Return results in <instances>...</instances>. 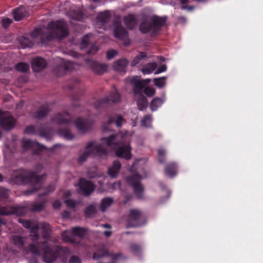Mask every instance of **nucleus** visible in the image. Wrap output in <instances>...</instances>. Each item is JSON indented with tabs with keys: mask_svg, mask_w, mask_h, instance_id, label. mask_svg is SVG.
Instances as JSON below:
<instances>
[{
	"mask_svg": "<svg viewBox=\"0 0 263 263\" xmlns=\"http://www.w3.org/2000/svg\"><path fill=\"white\" fill-rule=\"evenodd\" d=\"M132 134L127 132L121 133L114 136L103 138L101 143L91 142L86 146L85 150L80 154L79 161L83 162L89 157H103L108 154L110 149H115L116 155L126 160L132 158V148L129 141Z\"/></svg>",
	"mask_w": 263,
	"mask_h": 263,
	"instance_id": "f257e3e1",
	"label": "nucleus"
},
{
	"mask_svg": "<svg viewBox=\"0 0 263 263\" xmlns=\"http://www.w3.org/2000/svg\"><path fill=\"white\" fill-rule=\"evenodd\" d=\"M18 221L22 223L26 228H31V236L33 242L29 245V251L33 254L42 256L43 259L46 263L52 262L58 257V253L53 251V249L49 247L50 244L49 242L40 243L36 241L38 237L36 232L40 228L42 232L45 233V236L48 234L50 230L48 223H43L37 226L31 223L30 221L24 219H19Z\"/></svg>",
	"mask_w": 263,
	"mask_h": 263,
	"instance_id": "f03ea898",
	"label": "nucleus"
},
{
	"mask_svg": "<svg viewBox=\"0 0 263 263\" xmlns=\"http://www.w3.org/2000/svg\"><path fill=\"white\" fill-rule=\"evenodd\" d=\"M146 162V160L144 159L136 160L129 171L131 172L136 171V173H134L126 179L127 182L133 187L135 193L139 197L141 196L143 191V187L140 183V180L146 177L145 167Z\"/></svg>",
	"mask_w": 263,
	"mask_h": 263,
	"instance_id": "7ed1b4c3",
	"label": "nucleus"
},
{
	"mask_svg": "<svg viewBox=\"0 0 263 263\" xmlns=\"http://www.w3.org/2000/svg\"><path fill=\"white\" fill-rule=\"evenodd\" d=\"M43 176L31 174L23 170H19L13 173L11 178L12 183L21 184L29 182L34 188V191L39 189L41 185Z\"/></svg>",
	"mask_w": 263,
	"mask_h": 263,
	"instance_id": "20e7f679",
	"label": "nucleus"
},
{
	"mask_svg": "<svg viewBox=\"0 0 263 263\" xmlns=\"http://www.w3.org/2000/svg\"><path fill=\"white\" fill-rule=\"evenodd\" d=\"M150 79L141 80L139 77H134L131 79V83L134 85L135 99L140 110H143L147 106V100L143 94L144 85L149 83Z\"/></svg>",
	"mask_w": 263,
	"mask_h": 263,
	"instance_id": "39448f33",
	"label": "nucleus"
},
{
	"mask_svg": "<svg viewBox=\"0 0 263 263\" xmlns=\"http://www.w3.org/2000/svg\"><path fill=\"white\" fill-rule=\"evenodd\" d=\"M48 33L49 34H42L41 41L43 43L46 44L47 41L56 37L61 39L65 37L68 34L67 27L63 21L56 22H51L48 25Z\"/></svg>",
	"mask_w": 263,
	"mask_h": 263,
	"instance_id": "423d86ee",
	"label": "nucleus"
},
{
	"mask_svg": "<svg viewBox=\"0 0 263 263\" xmlns=\"http://www.w3.org/2000/svg\"><path fill=\"white\" fill-rule=\"evenodd\" d=\"M165 19L157 16L147 17L145 21L142 22L140 25V30L144 33L151 32L155 33L158 28L164 24Z\"/></svg>",
	"mask_w": 263,
	"mask_h": 263,
	"instance_id": "0eeeda50",
	"label": "nucleus"
},
{
	"mask_svg": "<svg viewBox=\"0 0 263 263\" xmlns=\"http://www.w3.org/2000/svg\"><path fill=\"white\" fill-rule=\"evenodd\" d=\"M86 234V230L79 227H75L72 228V232L65 231L62 234V237L63 241L65 242H73L72 236H78L82 237Z\"/></svg>",
	"mask_w": 263,
	"mask_h": 263,
	"instance_id": "6e6552de",
	"label": "nucleus"
},
{
	"mask_svg": "<svg viewBox=\"0 0 263 263\" xmlns=\"http://www.w3.org/2000/svg\"><path fill=\"white\" fill-rule=\"evenodd\" d=\"M15 120L8 112H3L0 109V125L4 129H10L14 127Z\"/></svg>",
	"mask_w": 263,
	"mask_h": 263,
	"instance_id": "1a4fd4ad",
	"label": "nucleus"
},
{
	"mask_svg": "<svg viewBox=\"0 0 263 263\" xmlns=\"http://www.w3.org/2000/svg\"><path fill=\"white\" fill-rule=\"evenodd\" d=\"M79 185V192L85 195L90 194L94 190V185L90 181L84 179H80Z\"/></svg>",
	"mask_w": 263,
	"mask_h": 263,
	"instance_id": "9d476101",
	"label": "nucleus"
},
{
	"mask_svg": "<svg viewBox=\"0 0 263 263\" xmlns=\"http://www.w3.org/2000/svg\"><path fill=\"white\" fill-rule=\"evenodd\" d=\"M31 66L33 71L38 72L46 67L47 63L44 59L36 57L32 60Z\"/></svg>",
	"mask_w": 263,
	"mask_h": 263,
	"instance_id": "9b49d317",
	"label": "nucleus"
},
{
	"mask_svg": "<svg viewBox=\"0 0 263 263\" xmlns=\"http://www.w3.org/2000/svg\"><path fill=\"white\" fill-rule=\"evenodd\" d=\"M12 214L22 215L23 214V210L20 206L0 208V215H8Z\"/></svg>",
	"mask_w": 263,
	"mask_h": 263,
	"instance_id": "f8f14e48",
	"label": "nucleus"
},
{
	"mask_svg": "<svg viewBox=\"0 0 263 263\" xmlns=\"http://www.w3.org/2000/svg\"><path fill=\"white\" fill-rule=\"evenodd\" d=\"M141 216V212L136 209H133L130 211L128 218V224L129 226H136L138 224L137 221L140 219Z\"/></svg>",
	"mask_w": 263,
	"mask_h": 263,
	"instance_id": "ddd939ff",
	"label": "nucleus"
},
{
	"mask_svg": "<svg viewBox=\"0 0 263 263\" xmlns=\"http://www.w3.org/2000/svg\"><path fill=\"white\" fill-rule=\"evenodd\" d=\"M121 165L120 162L115 161L108 168V174L111 178H116L120 172Z\"/></svg>",
	"mask_w": 263,
	"mask_h": 263,
	"instance_id": "4468645a",
	"label": "nucleus"
},
{
	"mask_svg": "<svg viewBox=\"0 0 263 263\" xmlns=\"http://www.w3.org/2000/svg\"><path fill=\"white\" fill-rule=\"evenodd\" d=\"M75 125L78 130L81 133L87 132L91 127L90 123L86 122L80 118L78 119L76 121Z\"/></svg>",
	"mask_w": 263,
	"mask_h": 263,
	"instance_id": "2eb2a0df",
	"label": "nucleus"
},
{
	"mask_svg": "<svg viewBox=\"0 0 263 263\" xmlns=\"http://www.w3.org/2000/svg\"><path fill=\"white\" fill-rule=\"evenodd\" d=\"M110 14L108 11H106L99 14L96 23V27H100L106 23L110 18Z\"/></svg>",
	"mask_w": 263,
	"mask_h": 263,
	"instance_id": "dca6fc26",
	"label": "nucleus"
},
{
	"mask_svg": "<svg viewBox=\"0 0 263 263\" xmlns=\"http://www.w3.org/2000/svg\"><path fill=\"white\" fill-rule=\"evenodd\" d=\"M11 242L20 250H25L27 248L26 239L24 238L14 236L12 238Z\"/></svg>",
	"mask_w": 263,
	"mask_h": 263,
	"instance_id": "f3484780",
	"label": "nucleus"
},
{
	"mask_svg": "<svg viewBox=\"0 0 263 263\" xmlns=\"http://www.w3.org/2000/svg\"><path fill=\"white\" fill-rule=\"evenodd\" d=\"M127 64L128 61L126 59H121L114 63V69L116 71L120 72H124Z\"/></svg>",
	"mask_w": 263,
	"mask_h": 263,
	"instance_id": "a211bd4d",
	"label": "nucleus"
},
{
	"mask_svg": "<svg viewBox=\"0 0 263 263\" xmlns=\"http://www.w3.org/2000/svg\"><path fill=\"white\" fill-rule=\"evenodd\" d=\"M114 33L116 37L121 40L125 39L127 36V32L125 30L119 25L116 26Z\"/></svg>",
	"mask_w": 263,
	"mask_h": 263,
	"instance_id": "6ab92c4d",
	"label": "nucleus"
},
{
	"mask_svg": "<svg viewBox=\"0 0 263 263\" xmlns=\"http://www.w3.org/2000/svg\"><path fill=\"white\" fill-rule=\"evenodd\" d=\"M92 68L95 72L102 74L107 70V66L105 64L93 62L92 64Z\"/></svg>",
	"mask_w": 263,
	"mask_h": 263,
	"instance_id": "aec40b11",
	"label": "nucleus"
},
{
	"mask_svg": "<svg viewBox=\"0 0 263 263\" xmlns=\"http://www.w3.org/2000/svg\"><path fill=\"white\" fill-rule=\"evenodd\" d=\"M26 14V10L23 7H21L13 11V17L15 21H20Z\"/></svg>",
	"mask_w": 263,
	"mask_h": 263,
	"instance_id": "412c9836",
	"label": "nucleus"
},
{
	"mask_svg": "<svg viewBox=\"0 0 263 263\" xmlns=\"http://www.w3.org/2000/svg\"><path fill=\"white\" fill-rule=\"evenodd\" d=\"M23 146L25 148L31 147L32 148H40L42 149V145H40L38 143L35 142H32L28 139H24L22 140Z\"/></svg>",
	"mask_w": 263,
	"mask_h": 263,
	"instance_id": "4be33fe9",
	"label": "nucleus"
},
{
	"mask_svg": "<svg viewBox=\"0 0 263 263\" xmlns=\"http://www.w3.org/2000/svg\"><path fill=\"white\" fill-rule=\"evenodd\" d=\"M164 102V99H160L159 98H155L151 103L150 107L152 111H155L157 108L160 107Z\"/></svg>",
	"mask_w": 263,
	"mask_h": 263,
	"instance_id": "5701e85b",
	"label": "nucleus"
},
{
	"mask_svg": "<svg viewBox=\"0 0 263 263\" xmlns=\"http://www.w3.org/2000/svg\"><path fill=\"white\" fill-rule=\"evenodd\" d=\"M114 200L111 198H105L102 200L100 208L102 211H105L112 203Z\"/></svg>",
	"mask_w": 263,
	"mask_h": 263,
	"instance_id": "b1692460",
	"label": "nucleus"
},
{
	"mask_svg": "<svg viewBox=\"0 0 263 263\" xmlns=\"http://www.w3.org/2000/svg\"><path fill=\"white\" fill-rule=\"evenodd\" d=\"M124 21L125 25L129 29L133 28L136 25L135 18L132 15H129L125 17Z\"/></svg>",
	"mask_w": 263,
	"mask_h": 263,
	"instance_id": "393cba45",
	"label": "nucleus"
},
{
	"mask_svg": "<svg viewBox=\"0 0 263 263\" xmlns=\"http://www.w3.org/2000/svg\"><path fill=\"white\" fill-rule=\"evenodd\" d=\"M156 67L157 64L155 63H149L142 70V71L145 74H148L152 73Z\"/></svg>",
	"mask_w": 263,
	"mask_h": 263,
	"instance_id": "a878e982",
	"label": "nucleus"
},
{
	"mask_svg": "<svg viewBox=\"0 0 263 263\" xmlns=\"http://www.w3.org/2000/svg\"><path fill=\"white\" fill-rule=\"evenodd\" d=\"M146 57V54L145 52H140L139 54L135 57L131 62V65L135 66L139 63L143 59Z\"/></svg>",
	"mask_w": 263,
	"mask_h": 263,
	"instance_id": "bb28decb",
	"label": "nucleus"
},
{
	"mask_svg": "<svg viewBox=\"0 0 263 263\" xmlns=\"http://www.w3.org/2000/svg\"><path fill=\"white\" fill-rule=\"evenodd\" d=\"M71 195V192L69 191H66L64 194L63 199H65V202L68 207L73 208L75 206L76 203L71 199H67Z\"/></svg>",
	"mask_w": 263,
	"mask_h": 263,
	"instance_id": "cd10ccee",
	"label": "nucleus"
},
{
	"mask_svg": "<svg viewBox=\"0 0 263 263\" xmlns=\"http://www.w3.org/2000/svg\"><path fill=\"white\" fill-rule=\"evenodd\" d=\"M165 173L167 175L172 177L176 174V166L174 164H169L165 168Z\"/></svg>",
	"mask_w": 263,
	"mask_h": 263,
	"instance_id": "c85d7f7f",
	"label": "nucleus"
},
{
	"mask_svg": "<svg viewBox=\"0 0 263 263\" xmlns=\"http://www.w3.org/2000/svg\"><path fill=\"white\" fill-rule=\"evenodd\" d=\"M70 118L67 113L59 115L57 117V121L59 123H64L68 122Z\"/></svg>",
	"mask_w": 263,
	"mask_h": 263,
	"instance_id": "c756f323",
	"label": "nucleus"
},
{
	"mask_svg": "<svg viewBox=\"0 0 263 263\" xmlns=\"http://www.w3.org/2000/svg\"><path fill=\"white\" fill-rule=\"evenodd\" d=\"M165 77H161L154 80L155 85L159 88H162L165 86L166 84Z\"/></svg>",
	"mask_w": 263,
	"mask_h": 263,
	"instance_id": "7c9ffc66",
	"label": "nucleus"
},
{
	"mask_svg": "<svg viewBox=\"0 0 263 263\" xmlns=\"http://www.w3.org/2000/svg\"><path fill=\"white\" fill-rule=\"evenodd\" d=\"M143 92L148 97H153L155 93V89L150 86H147L143 88Z\"/></svg>",
	"mask_w": 263,
	"mask_h": 263,
	"instance_id": "2f4dec72",
	"label": "nucleus"
},
{
	"mask_svg": "<svg viewBox=\"0 0 263 263\" xmlns=\"http://www.w3.org/2000/svg\"><path fill=\"white\" fill-rule=\"evenodd\" d=\"M152 117L150 116H145L141 120V125L143 126L148 127L151 126Z\"/></svg>",
	"mask_w": 263,
	"mask_h": 263,
	"instance_id": "473e14b6",
	"label": "nucleus"
},
{
	"mask_svg": "<svg viewBox=\"0 0 263 263\" xmlns=\"http://www.w3.org/2000/svg\"><path fill=\"white\" fill-rule=\"evenodd\" d=\"M15 68L18 71L26 72L29 69V65L26 63H21L17 64Z\"/></svg>",
	"mask_w": 263,
	"mask_h": 263,
	"instance_id": "72a5a7b5",
	"label": "nucleus"
},
{
	"mask_svg": "<svg viewBox=\"0 0 263 263\" xmlns=\"http://www.w3.org/2000/svg\"><path fill=\"white\" fill-rule=\"evenodd\" d=\"M90 35H86L82 39L81 42V48H85L88 47L90 41Z\"/></svg>",
	"mask_w": 263,
	"mask_h": 263,
	"instance_id": "f704fd0d",
	"label": "nucleus"
},
{
	"mask_svg": "<svg viewBox=\"0 0 263 263\" xmlns=\"http://www.w3.org/2000/svg\"><path fill=\"white\" fill-rule=\"evenodd\" d=\"M118 187H120V184L119 182L114 183L111 185V186L109 187L108 189H99L100 192H103L104 191H107L108 192H112L114 190L116 189Z\"/></svg>",
	"mask_w": 263,
	"mask_h": 263,
	"instance_id": "c9c22d12",
	"label": "nucleus"
},
{
	"mask_svg": "<svg viewBox=\"0 0 263 263\" xmlns=\"http://www.w3.org/2000/svg\"><path fill=\"white\" fill-rule=\"evenodd\" d=\"M120 99V97L118 92L116 90H114L113 93L109 96V99L113 102H118Z\"/></svg>",
	"mask_w": 263,
	"mask_h": 263,
	"instance_id": "e433bc0d",
	"label": "nucleus"
},
{
	"mask_svg": "<svg viewBox=\"0 0 263 263\" xmlns=\"http://www.w3.org/2000/svg\"><path fill=\"white\" fill-rule=\"evenodd\" d=\"M95 207L93 205H90L86 209L85 214L87 216L90 217L95 212Z\"/></svg>",
	"mask_w": 263,
	"mask_h": 263,
	"instance_id": "4c0bfd02",
	"label": "nucleus"
},
{
	"mask_svg": "<svg viewBox=\"0 0 263 263\" xmlns=\"http://www.w3.org/2000/svg\"><path fill=\"white\" fill-rule=\"evenodd\" d=\"M114 120L117 127L120 126L124 123L123 119L120 116H118L116 117Z\"/></svg>",
	"mask_w": 263,
	"mask_h": 263,
	"instance_id": "58836bf2",
	"label": "nucleus"
},
{
	"mask_svg": "<svg viewBox=\"0 0 263 263\" xmlns=\"http://www.w3.org/2000/svg\"><path fill=\"white\" fill-rule=\"evenodd\" d=\"M117 55V51L115 50H110L108 51V52L106 53V57L107 58L108 60H110L112 58H113L114 57Z\"/></svg>",
	"mask_w": 263,
	"mask_h": 263,
	"instance_id": "ea45409f",
	"label": "nucleus"
},
{
	"mask_svg": "<svg viewBox=\"0 0 263 263\" xmlns=\"http://www.w3.org/2000/svg\"><path fill=\"white\" fill-rule=\"evenodd\" d=\"M165 151L162 149H159L158 152V160L159 162L162 163L164 160V155L165 154Z\"/></svg>",
	"mask_w": 263,
	"mask_h": 263,
	"instance_id": "a19ab883",
	"label": "nucleus"
},
{
	"mask_svg": "<svg viewBox=\"0 0 263 263\" xmlns=\"http://www.w3.org/2000/svg\"><path fill=\"white\" fill-rule=\"evenodd\" d=\"M12 21L9 18H4L2 20V26L4 28H7L11 23Z\"/></svg>",
	"mask_w": 263,
	"mask_h": 263,
	"instance_id": "79ce46f5",
	"label": "nucleus"
},
{
	"mask_svg": "<svg viewBox=\"0 0 263 263\" xmlns=\"http://www.w3.org/2000/svg\"><path fill=\"white\" fill-rule=\"evenodd\" d=\"M35 132V127L33 126H29L26 127L25 133L28 134H33Z\"/></svg>",
	"mask_w": 263,
	"mask_h": 263,
	"instance_id": "37998d69",
	"label": "nucleus"
},
{
	"mask_svg": "<svg viewBox=\"0 0 263 263\" xmlns=\"http://www.w3.org/2000/svg\"><path fill=\"white\" fill-rule=\"evenodd\" d=\"M32 44L27 39H25L24 41H22V45L23 48H25L26 47H30L32 46Z\"/></svg>",
	"mask_w": 263,
	"mask_h": 263,
	"instance_id": "c03bdc74",
	"label": "nucleus"
},
{
	"mask_svg": "<svg viewBox=\"0 0 263 263\" xmlns=\"http://www.w3.org/2000/svg\"><path fill=\"white\" fill-rule=\"evenodd\" d=\"M166 70V66L165 65H162L160 66L158 70L155 72V74L163 72L164 71H165Z\"/></svg>",
	"mask_w": 263,
	"mask_h": 263,
	"instance_id": "a18cd8bd",
	"label": "nucleus"
},
{
	"mask_svg": "<svg viewBox=\"0 0 263 263\" xmlns=\"http://www.w3.org/2000/svg\"><path fill=\"white\" fill-rule=\"evenodd\" d=\"M61 134L66 139H71L73 138V136L72 135H71V134L68 132V131H66L65 132H64V133H62Z\"/></svg>",
	"mask_w": 263,
	"mask_h": 263,
	"instance_id": "49530a36",
	"label": "nucleus"
},
{
	"mask_svg": "<svg viewBox=\"0 0 263 263\" xmlns=\"http://www.w3.org/2000/svg\"><path fill=\"white\" fill-rule=\"evenodd\" d=\"M47 114V110L44 109H41L37 113V117L41 118L45 116Z\"/></svg>",
	"mask_w": 263,
	"mask_h": 263,
	"instance_id": "de8ad7c7",
	"label": "nucleus"
},
{
	"mask_svg": "<svg viewBox=\"0 0 263 263\" xmlns=\"http://www.w3.org/2000/svg\"><path fill=\"white\" fill-rule=\"evenodd\" d=\"M70 263H81V261L78 257L72 256L70 259Z\"/></svg>",
	"mask_w": 263,
	"mask_h": 263,
	"instance_id": "09e8293b",
	"label": "nucleus"
},
{
	"mask_svg": "<svg viewBox=\"0 0 263 263\" xmlns=\"http://www.w3.org/2000/svg\"><path fill=\"white\" fill-rule=\"evenodd\" d=\"M61 205V203L59 200H56L53 203V206L54 209H59Z\"/></svg>",
	"mask_w": 263,
	"mask_h": 263,
	"instance_id": "8fccbe9b",
	"label": "nucleus"
},
{
	"mask_svg": "<svg viewBox=\"0 0 263 263\" xmlns=\"http://www.w3.org/2000/svg\"><path fill=\"white\" fill-rule=\"evenodd\" d=\"M98 50V47L94 46L92 47V48L89 50V52L90 53H94Z\"/></svg>",
	"mask_w": 263,
	"mask_h": 263,
	"instance_id": "3c124183",
	"label": "nucleus"
},
{
	"mask_svg": "<svg viewBox=\"0 0 263 263\" xmlns=\"http://www.w3.org/2000/svg\"><path fill=\"white\" fill-rule=\"evenodd\" d=\"M40 31L39 29H35L34 30V32L32 33V35L33 37H36V34H38L40 33Z\"/></svg>",
	"mask_w": 263,
	"mask_h": 263,
	"instance_id": "603ef678",
	"label": "nucleus"
},
{
	"mask_svg": "<svg viewBox=\"0 0 263 263\" xmlns=\"http://www.w3.org/2000/svg\"><path fill=\"white\" fill-rule=\"evenodd\" d=\"M67 64L68 65V66H66L65 65V68L69 70L70 69V67L72 65V63H69V62H67Z\"/></svg>",
	"mask_w": 263,
	"mask_h": 263,
	"instance_id": "864d4df0",
	"label": "nucleus"
},
{
	"mask_svg": "<svg viewBox=\"0 0 263 263\" xmlns=\"http://www.w3.org/2000/svg\"><path fill=\"white\" fill-rule=\"evenodd\" d=\"M104 234H105L106 236L108 237V236H109L111 235V232H110V231H105V232H104Z\"/></svg>",
	"mask_w": 263,
	"mask_h": 263,
	"instance_id": "5fc2aeb1",
	"label": "nucleus"
},
{
	"mask_svg": "<svg viewBox=\"0 0 263 263\" xmlns=\"http://www.w3.org/2000/svg\"><path fill=\"white\" fill-rule=\"evenodd\" d=\"M49 191L48 192V193H49V192H51V191H53V190H54V186H49Z\"/></svg>",
	"mask_w": 263,
	"mask_h": 263,
	"instance_id": "6e6d98bb",
	"label": "nucleus"
},
{
	"mask_svg": "<svg viewBox=\"0 0 263 263\" xmlns=\"http://www.w3.org/2000/svg\"><path fill=\"white\" fill-rule=\"evenodd\" d=\"M120 258V256H119V255H116L114 256V259H119Z\"/></svg>",
	"mask_w": 263,
	"mask_h": 263,
	"instance_id": "4d7b16f0",
	"label": "nucleus"
},
{
	"mask_svg": "<svg viewBox=\"0 0 263 263\" xmlns=\"http://www.w3.org/2000/svg\"><path fill=\"white\" fill-rule=\"evenodd\" d=\"M107 130H108V129L106 127V125H103V132H105V131Z\"/></svg>",
	"mask_w": 263,
	"mask_h": 263,
	"instance_id": "13d9d810",
	"label": "nucleus"
},
{
	"mask_svg": "<svg viewBox=\"0 0 263 263\" xmlns=\"http://www.w3.org/2000/svg\"><path fill=\"white\" fill-rule=\"evenodd\" d=\"M0 190H3V191L5 192V193H4L3 195H0V196H4H4H5V195H6V193H5V192H6L7 191H5V190L4 189H0Z\"/></svg>",
	"mask_w": 263,
	"mask_h": 263,
	"instance_id": "bf43d9fd",
	"label": "nucleus"
},
{
	"mask_svg": "<svg viewBox=\"0 0 263 263\" xmlns=\"http://www.w3.org/2000/svg\"><path fill=\"white\" fill-rule=\"evenodd\" d=\"M103 228H108V227H109V226L108 224H103L101 226Z\"/></svg>",
	"mask_w": 263,
	"mask_h": 263,
	"instance_id": "052dcab7",
	"label": "nucleus"
},
{
	"mask_svg": "<svg viewBox=\"0 0 263 263\" xmlns=\"http://www.w3.org/2000/svg\"><path fill=\"white\" fill-rule=\"evenodd\" d=\"M182 9H187L189 10H191L192 9V8H190V7H189V8H187V7H182Z\"/></svg>",
	"mask_w": 263,
	"mask_h": 263,
	"instance_id": "680f3d73",
	"label": "nucleus"
},
{
	"mask_svg": "<svg viewBox=\"0 0 263 263\" xmlns=\"http://www.w3.org/2000/svg\"><path fill=\"white\" fill-rule=\"evenodd\" d=\"M136 126V122H133V126Z\"/></svg>",
	"mask_w": 263,
	"mask_h": 263,
	"instance_id": "e2e57ef3",
	"label": "nucleus"
},
{
	"mask_svg": "<svg viewBox=\"0 0 263 263\" xmlns=\"http://www.w3.org/2000/svg\"><path fill=\"white\" fill-rule=\"evenodd\" d=\"M2 176L0 175V181L2 180Z\"/></svg>",
	"mask_w": 263,
	"mask_h": 263,
	"instance_id": "0e129e2a",
	"label": "nucleus"
},
{
	"mask_svg": "<svg viewBox=\"0 0 263 263\" xmlns=\"http://www.w3.org/2000/svg\"><path fill=\"white\" fill-rule=\"evenodd\" d=\"M94 257H95V258H97V257H98V256H97V254H94Z\"/></svg>",
	"mask_w": 263,
	"mask_h": 263,
	"instance_id": "69168bd1",
	"label": "nucleus"
},
{
	"mask_svg": "<svg viewBox=\"0 0 263 263\" xmlns=\"http://www.w3.org/2000/svg\"><path fill=\"white\" fill-rule=\"evenodd\" d=\"M89 177H93V176H92V175H89Z\"/></svg>",
	"mask_w": 263,
	"mask_h": 263,
	"instance_id": "338daca9",
	"label": "nucleus"
},
{
	"mask_svg": "<svg viewBox=\"0 0 263 263\" xmlns=\"http://www.w3.org/2000/svg\"><path fill=\"white\" fill-rule=\"evenodd\" d=\"M112 122V121H109V124H110V123H111Z\"/></svg>",
	"mask_w": 263,
	"mask_h": 263,
	"instance_id": "774afa93",
	"label": "nucleus"
}]
</instances>
